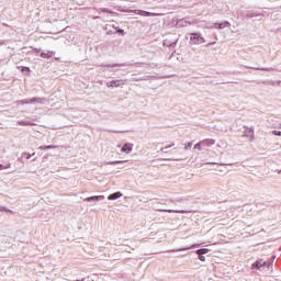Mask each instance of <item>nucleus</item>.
I'll use <instances>...</instances> for the list:
<instances>
[{"mask_svg": "<svg viewBox=\"0 0 281 281\" xmlns=\"http://www.w3.org/2000/svg\"><path fill=\"white\" fill-rule=\"evenodd\" d=\"M273 262H276V255L270 256L267 260L261 259L262 269H267V271H271L273 269Z\"/></svg>", "mask_w": 281, "mask_h": 281, "instance_id": "obj_3", "label": "nucleus"}, {"mask_svg": "<svg viewBox=\"0 0 281 281\" xmlns=\"http://www.w3.org/2000/svg\"><path fill=\"white\" fill-rule=\"evenodd\" d=\"M209 164H213V165H214V164H216V162H209Z\"/></svg>", "mask_w": 281, "mask_h": 281, "instance_id": "obj_44", "label": "nucleus"}, {"mask_svg": "<svg viewBox=\"0 0 281 281\" xmlns=\"http://www.w3.org/2000/svg\"><path fill=\"white\" fill-rule=\"evenodd\" d=\"M249 69H254L255 71H273V68L249 67Z\"/></svg>", "mask_w": 281, "mask_h": 281, "instance_id": "obj_25", "label": "nucleus"}, {"mask_svg": "<svg viewBox=\"0 0 281 281\" xmlns=\"http://www.w3.org/2000/svg\"><path fill=\"white\" fill-rule=\"evenodd\" d=\"M121 153H125V155H128V154L133 153V144L132 143H124L122 148H121Z\"/></svg>", "mask_w": 281, "mask_h": 281, "instance_id": "obj_11", "label": "nucleus"}, {"mask_svg": "<svg viewBox=\"0 0 281 281\" xmlns=\"http://www.w3.org/2000/svg\"><path fill=\"white\" fill-rule=\"evenodd\" d=\"M192 146H193V143H192V142H188V143L184 145V150H191V149H192Z\"/></svg>", "mask_w": 281, "mask_h": 281, "instance_id": "obj_31", "label": "nucleus"}, {"mask_svg": "<svg viewBox=\"0 0 281 281\" xmlns=\"http://www.w3.org/2000/svg\"><path fill=\"white\" fill-rule=\"evenodd\" d=\"M58 148L57 145H42L38 147V150H54Z\"/></svg>", "mask_w": 281, "mask_h": 281, "instance_id": "obj_18", "label": "nucleus"}, {"mask_svg": "<svg viewBox=\"0 0 281 281\" xmlns=\"http://www.w3.org/2000/svg\"><path fill=\"white\" fill-rule=\"evenodd\" d=\"M30 71H32V70H31L30 67H27V66H23V67L21 68V72H22V74H30Z\"/></svg>", "mask_w": 281, "mask_h": 281, "instance_id": "obj_29", "label": "nucleus"}, {"mask_svg": "<svg viewBox=\"0 0 281 281\" xmlns=\"http://www.w3.org/2000/svg\"><path fill=\"white\" fill-rule=\"evenodd\" d=\"M113 34H115V31H111V30H110V31H106V35H108V36H113Z\"/></svg>", "mask_w": 281, "mask_h": 281, "instance_id": "obj_36", "label": "nucleus"}, {"mask_svg": "<svg viewBox=\"0 0 281 281\" xmlns=\"http://www.w3.org/2000/svg\"><path fill=\"white\" fill-rule=\"evenodd\" d=\"M175 54H177V50H173L172 54H171V56H175Z\"/></svg>", "mask_w": 281, "mask_h": 281, "instance_id": "obj_42", "label": "nucleus"}, {"mask_svg": "<svg viewBox=\"0 0 281 281\" xmlns=\"http://www.w3.org/2000/svg\"><path fill=\"white\" fill-rule=\"evenodd\" d=\"M99 12H103L104 14H115V12L109 8H100Z\"/></svg>", "mask_w": 281, "mask_h": 281, "instance_id": "obj_24", "label": "nucleus"}, {"mask_svg": "<svg viewBox=\"0 0 281 281\" xmlns=\"http://www.w3.org/2000/svg\"><path fill=\"white\" fill-rule=\"evenodd\" d=\"M194 150H203V142H200L193 146Z\"/></svg>", "mask_w": 281, "mask_h": 281, "instance_id": "obj_28", "label": "nucleus"}, {"mask_svg": "<svg viewBox=\"0 0 281 281\" xmlns=\"http://www.w3.org/2000/svg\"><path fill=\"white\" fill-rule=\"evenodd\" d=\"M112 27L114 29V34H117V36H126V32L123 29H120V26L112 24Z\"/></svg>", "mask_w": 281, "mask_h": 281, "instance_id": "obj_15", "label": "nucleus"}, {"mask_svg": "<svg viewBox=\"0 0 281 281\" xmlns=\"http://www.w3.org/2000/svg\"><path fill=\"white\" fill-rule=\"evenodd\" d=\"M256 16H265V13H260L258 11H247L246 19H254Z\"/></svg>", "mask_w": 281, "mask_h": 281, "instance_id": "obj_13", "label": "nucleus"}, {"mask_svg": "<svg viewBox=\"0 0 281 281\" xmlns=\"http://www.w3.org/2000/svg\"><path fill=\"white\" fill-rule=\"evenodd\" d=\"M272 133H273V135H277L278 137H281V131H276L274 130Z\"/></svg>", "mask_w": 281, "mask_h": 281, "instance_id": "obj_35", "label": "nucleus"}, {"mask_svg": "<svg viewBox=\"0 0 281 281\" xmlns=\"http://www.w3.org/2000/svg\"><path fill=\"white\" fill-rule=\"evenodd\" d=\"M137 14H139V16H154L153 12L144 10H138Z\"/></svg>", "mask_w": 281, "mask_h": 281, "instance_id": "obj_20", "label": "nucleus"}, {"mask_svg": "<svg viewBox=\"0 0 281 281\" xmlns=\"http://www.w3.org/2000/svg\"><path fill=\"white\" fill-rule=\"evenodd\" d=\"M86 203H99V201H104V195H92L83 200Z\"/></svg>", "mask_w": 281, "mask_h": 281, "instance_id": "obj_7", "label": "nucleus"}, {"mask_svg": "<svg viewBox=\"0 0 281 281\" xmlns=\"http://www.w3.org/2000/svg\"><path fill=\"white\" fill-rule=\"evenodd\" d=\"M105 85H106L108 88L114 89V88H117V87H122V85H124V80L115 79V80L106 82Z\"/></svg>", "mask_w": 281, "mask_h": 281, "instance_id": "obj_9", "label": "nucleus"}, {"mask_svg": "<svg viewBox=\"0 0 281 281\" xmlns=\"http://www.w3.org/2000/svg\"><path fill=\"white\" fill-rule=\"evenodd\" d=\"M172 146H175V144L167 145V146H165L161 150H168V148H172Z\"/></svg>", "mask_w": 281, "mask_h": 281, "instance_id": "obj_37", "label": "nucleus"}, {"mask_svg": "<svg viewBox=\"0 0 281 281\" xmlns=\"http://www.w3.org/2000/svg\"><path fill=\"white\" fill-rule=\"evenodd\" d=\"M18 126H34V123L30 121H18Z\"/></svg>", "mask_w": 281, "mask_h": 281, "instance_id": "obj_21", "label": "nucleus"}, {"mask_svg": "<svg viewBox=\"0 0 281 281\" xmlns=\"http://www.w3.org/2000/svg\"><path fill=\"white\" fill-rule=\"evenodd\" d=\"M212 45H216V42H211L206 44V47H212Z\"/></svg>", "mask_w": 281, "mask_h": 281, "instance_id": "obj_39", "label": "nucleus"}, {"mask_svg": "<svg viewBox=\"0 0 281 281\" xmlns=\"http://www.w3.org/2000/svg\"><path fill=\"white\" fill-rule=\"evenodd\" d=\"M55 54L56 52L53 50H42L40 56L41 58H52Z\"/></svg>", "mask_w": 281, "mask_h": 281, "instance_id": "obj_14", "label": "nucleus"}, {"mask_svg": "<svg viewBox=\"0 0 281 281\" xmlns=\"http://www.w3.org/2000/svg\"><path fill=\"white\" fill-rule=\"evenodd\" d=\"M199 260H201V262H205V255L201 254V252H195Z\"/></svg>", "mask_w": 281, "mask_h": 281, "instance_id": "obj_30", "label": "nucleus"}, {"mask_svg": "<svg viewBox=\"0 0 281 281\" xmlns=\"http://www.w3.org/2000/svg\"><path fill=\"white\" fill-rule=\"evenodd\" d=\"M108 164H109V166H117L119 164H126V160H114V161H110Z\"/></svg>", "mask_w": 281, "mask_h": 281, "instance_id": "obj_27", "label": "nucleus"}, {"mask_svg": "<svg viewBox=\"0 0 281 281\" xmlns=\"http://www.w3.org/2000/svg\"><path fill=\"white\" fill-rule=\"evenodd\" d=\"M26 155V159H32V155L24 153Z\"/></svg>", "mask_w": 281, "mask_h": 281, "instance_id": "obj_40", "label": "nucleus"}, {"mask_svg": "<svg viewBox=\"0 0 281 281\" xmlns=\"http://www.w3.org/2000/svg\"><path fill=\"white\" fill-rule=\"evenodd\" d=\"M245 135L246 137H254V127H246Z\"/></svg>", "mask_w": 281, "mask_h": 281, "instance_id": "obj_23", "label": "nucleus"}, {"mask_svg": "<svg viewBox=\"0 0 281 281\" xmlns=\"http://www.w3.org/2000/svg\"><path fill=\"white\" fill-rule=\"evenodd\" d=\"M213 27H215V30H225V27H232V23H229V21L215 22L213 23Z\"/></svg>", "mask_w": 281, "mask_h": 281, "instance_id": "obj_6", "label": "nucleus"}, {"mask_svg": "<svg viewBox=\"0 0 281 281\" xmlns=\"http://www.w3.org/2000/svg\"><path fill=\"white\" fill-rule=\"evenodd\" d=\"M0 45H3V43L0 42Z\"/></svg>", "mask_w": 281, "mask_h": 281, "instance_id": "obj_45", "label": "nucleus"}, {"mask_svg": "<svg viewBox=\"0 0 281 281\" xmlns=\"http://www.w3.org/2000/svg\"><path fill=\"white\" fill-rule=\"evenodd\" d=\"M8 168H11L10 162H8L7 165L0 164V170H8Z\"/></svg>", "mask_w": 281, "mask_h": 281, "instance_id": "obj_32", "label": "nucleus"}, {"mask_svg": "<svg viewBox=\"0 0 281 281\" xmlns=\"http://www.w3.org/2000/svg\"><path fill=\"white\" fill-rule=\"evenodd\" d=\"M122 196H124V193H122V191H116L108 195V201H117V199H122Z\"/></svg>", "mask_w": 281, "mask_h": 281, "instance_id": "obj_12", "label": "nucleus"}, {"mask_svg": "<svg viewBox=\"0 0 281 281\" xmlns=\"http://www.w3.org/2000/svg\"><path fill=\"white\" fill-rule=\"evenodd\" d=\"M177 43H179V38L175 40L173 42L170 40H164L162 45L164 47H169L170 49H175V47H177Z\"/></svg>", "mask_w": 281, "mask_h": 281, "instance_id": "obj_10", "label": "nucleus"}, {"mask_svg": "<svg viewBox=\"0 0 281 281\" xmlns=\"http://www.w3.org/2000/svg\"><path fill=\"white\" fill-rule=\"evenodd\" d=\"M121 12H128V13H131V12H135L134 10H131V9H123V10H121Z\"/></svg>", "mask_w": 281, "mask_h": 281, "instance_id": "obj_38", "label": "nucleus"}, {"mask_svg": "<svg viewBox=\"0 0 281 281\" xmlns=\"http://www.w3.org/2000/svg\"><path fill=\"white\" fill-rule=\"evenodd\" d=\"M55 60H60V58H59V57H56Z\"/></svg>", "mask_w": 281, "mask_h": 281, "instance_id": "obj_43", "label": "nucleus"}, {"mask_svg": "<svg viewBox=\"0 0 281 281\" xmlns=\"http://www.w3.org/2000/svg\"><path fill=\"white\" fill-rule=\"evenodd\" d=\"M265 206H267L266 204H262V203H258L257 204V207H259V210H265Z\"/></svg>", "mask_w": 281, "mask_h": 281, "instance_id": "obj_34", "label": "nucleus"}, {"mask_svg": "<svg viewBox=\"0 0 281 281\" xmlns=\"http://www.w3.org/2000/svg\"><path fill=\"white\" fill-rule=\"evenodd\" d=\"M190 18H183L180 20H177L175 26L176 27H188V25H192V22L188 21Z\"/></svg>", "mask_w": 281, "mask_h": 281, "instance_id": "obj_8", "label": "nucleus"}, {"mask_svg": "<svg viewBox=\"0 0 281 281\" xmlns=\"http://www.w3.org/2000/svg\"><path fill=\"white\" fill-rule=\"evenodd\" d=\"M45 102H47L46 98H42V97H33L31 99H22L18 101V104H45Z\"/></svg>", "mask_w": 281, "mask_h": 281, "instance_id": "obj_1", "label": "nucleus"}, {"mask_svg": "<svg viewBox=\"0 0 281 281\" xmlns=\"http://www.w3.org/2000/svg\"><path fill=\"white\" fill-rule=\"evenodd\" d=\"M205 43V37L200 32H193L190 34L191 45H203Z\"/></svg>", "mask_w": 281, "mask_h": 281, "instance_id": "obj_2", "label": "nucleus"}, {"mask_svg": "<svg viewBox=\"0 0 281 281\" xmlns=\"http://www.w3.org/2000/svg\"><path fill=\"white\" fill-rule=\"evenodd\" d=\"M131 64L128 63H123V64H101L100 67L103 68V71H106L109 69H113V67H130Z\"/></svg>", "mask_w": 281, "mask_h": 281, "instance_id": "obj_4", "label": "nucleus"}, {"mask_svg": "<svg viewBox=\"0 0 281 281\" xmlns=\"http://www.w3.org/2000/svg\"><path fill=\"white\" fill-rule=\"evenodd\" d=\"M199 247H201V244H192L191 246L168 250V252L175 254L177 251H190V249H199Z\"/></svg>", "mask_w": 281, "mask_h": 281, "instance_id": "obj_5", "label": "nucleus"}, {"mask_svg": "<svg viewBox=\"0 0 281 281\" xmlns=\"http://www.w3.org/2000/svg\"><path fill=\"white\" fill-rule=\"evenodd\" d=\"M214 144H216V140H214V138H206L202 140V145L206 147L214 146Z\"/></svg>", "mask_w": 281, "mask_h": 281, "instance_id": "obj_17", "label": "nucleus"}, {"mask_svg": "<svg viewBox=\"0 0 281 281\" xmlns=\"http://www.w3.org/2000/svg\"><path fill=\"white\" fill-rule=\"evenodd\" d=\"M31 49H33V52H35V54H41L42 49L37 48V47H31Z\"/></svg>", "mask_w": 281, "mask_h": 281, "instance_id": "obj_33", "label": "nucleus"}, {"mask_svg": "<svg viewBox=\"0 0 281 281\" xmlns=\"http://www.w3.org/2000/svg\"><path fill=\"white\" fill-rule=\"evenodd\" d=\"M0 212H5V214H14V212L5 206L0 205Z\"/></svg>", "mask_w": 281, "mask_h": 281, "instance_id": "obj_26", "label": "nucleus"}, {"mask_svg": "<svg viewBox=\"0 0 281 281\" xmlns=\"http://www.w3.org/2000/svg\"><path fill=\"white\" fill-rule=\"evenodd\" d=\"M194 254H202L205 256L206 254H210V248H199L194 251Z\"/></svg>", "mask_w": 281, "mask_h": 281, "instance_id": "obj_22", "label": "nucleus"}, {"mask_svg": "<svg viewBox=\"0 0 281 281\" xmlns=\"http://www.w3.org/2000/svg\"><path fill=\"white\" fill-rule=\"evenodd\" d=\"M251 269H256V271H260L262 269V259H257L252 265Z\"/></svg>", "mask_w": 281, "mask_h": 281, "instance_id": "obj_16", "label": "nucleus"}, {"mask_svg": "<svg viewBox=\"0 0 281 281\" xmlns=\"http://www.w3.org/2000/svg\"><path fill=\"white\" fill-rule=\"evenodd\" d=\"M111 133H124V131H111Z\"/></svg>", "mask_w": 281, "mask_h": 281, "instance_id": "obj_41", "label": "nucleus"}, {"mask_svg": "<svg viewBox=\"0 0 281 281\" xmlns=\"http://www.w3.org/2000/svg\"><path fill=\"white\" fill-rule=\"evenodd\" d=\"M158 212H168L169 214L175 212V214H186V211L181 210V211H177V210H164V209H159Z\"/></svg>", "mask_w": 281, "mask_h": 281, "instance_id": "obj_19", "label": "nucleus"}]
</instances>
